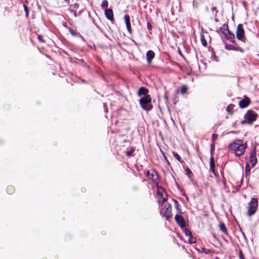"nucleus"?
Wrapping results in <instances>:
<instances>
[{"instance_id":"nucleus-36","label":"nucleus","mask_w":259,"mask_h":259,"mask_svg":"<svg viewBox=\"0 0 259 259\" xmlns=\"http://www.w3.org/2000/svg\"><path fill=\"white\" fill-rule=\"evenodd\" d=\"M247 122H249L247 121V120H246L245 119L241 121V123L242 124H245Z\"/></svg>"},{"instance_id":"nucleus-7","label":"nucleus","mask_w":259,"mask_h":259,"mask_svg":"<svg viewBox=\"0 0 259 259\" xmlns=\"http://www.w3.org/2000/svg\"><path fill=\"white\" fill-rule=\"evenodd\" d=\"M236 36L237 38L239 40H241L242 41L243 40L244 37V31L243 28V26L241 24H239L237 26Z\"/></svg>"},{"instance_id":"nucleus-5","label":"nucleus","mask_w":259,"mask_h":259,"mask_svg":"<svg viewBox=\"0 0 259 259\" xmlns=\"http://www.w3.org/2000/svg\"><path fill=\"white\" fill-rule=\"evenodd\" d=\"M257 114L253 111L249 110L244 115V118L251 123L256 119Z\"/></svg>"},{"instance_id":"nucleus-9","label":"nucleus","mask_w":259,"mask_h":259,"mask_svg":"<svg viewBox=\"0 0 259 259\" xmlns=\"http://www.w3.org/2000/svg\"><path fill=\"white\" fill-rule=\"evenodd\" d=\"M175 220L177 224L181 227L183 228L185 226V223L183 217L180 214H176L175 217Z\"/></svg>"},{"instance_id":"nucleus-35","label":"nucleus","mask_w":259,"mask_h":259,"mask_svg":"<svg viewBox=\"0 0 259 259\" xmlns=\"http://www.w3.org/2000/svg\"><path fill=\"white\" fill-rule=\"evenodd\" d=\"M239 258L240 259H245L244 256H243V254L242 253V252L240 251V252H239Z\"/></svg>"},{"instance_id":"nucleus-26","label":"nucleus","mask_w":259,"mask_h":259,"mask_svg":"<svg viewBox=\"0 0 259 259\" xmlns=\"http://www.w3.org/2000/svg\"><path fill=\"white\" fill-rule=\"evenodd\" d=\"M250 169H251V168H250L249 164L248 163H246L245 164V171H246V174H249Z\"/></svg>"},{"instance_id":"nucleus-29","label":"nucleus","mask_w":259,"mask_h":259,"mask_svg":"<svg viewBox=\"0 0 259 259\" xmlns=\"http://www.w3.org/2000/svg\"><path fill=\"white\" fill-rule=\"evenodd\" d=\"M233 106L232 105H229V106L227 107V109H226L228 113H229L231 114V113H232V112H231V110H232V109L233 108Z\"/></svg>"},{"instance_id":"nucleus-38","label":"nucleus","mask_w":259,"mask_h":259,"mask_svg":"<svg viewBox=\"0 0 259 259\" xmlns=\"http://www.w3.org/2000/svg\"><path fill=\"white\" fill-rule=\"evenodd\" d=\"M70 32L71 33V34H72L73 35H75V32L74 31H73V30L72 29H70Z\"/></svg>"},{"instance_id":"nucleus-25","label":"nucleus","mask_w":259,"mask_h":259,"mask_svg":"<svg viewBox=\"0 0 259 259\" xmlns=\"http://www.w3.org/2000/svg\"><path fill=\"white\" fill-rule=\"evenodd\" d=\"M174 156L180 162H181L180 156L175 152H172Z\"/></svg>"},{"instance_id":"nucleus-6","label":"nucleus","mask_w":259,"mask_h":259,"mask_svg":"<svg viewBox=\"0 0 259 259\" xmlns=\"http://www.w3.org/2000/svg\"><path fill=\"white\" fill-rule=\"evenodd\" d=\"M257 161L256 148H254L250 152L249 155V162L251 164L252 167H254L256 165Z\"/></svg>"},{"instance_id":"nucleus-15","label":"nucleus","mask_w":259,"mask_h":259,"mask_svg":"<svg viewBox=\"0 0 259 259\" xmlns=\"http://www.w3.org/2000/svg\"><path fill=\"white\" fill-rule=\"evenodd\" d=\"M157 194L158 196L166 194V193L164 192L163 188L158 185L157 186Z\"/></svg>"},{"instance_id":"nucleus-18","label":"nucleus","mask_w":259,"mask_h":259,"mask_svg":"<svg viewBox=\"0 0 259 259\" xmlns=\"http://www.w3.org/2000/svg\"><path fill=\"white\" fill-rule=\"evenodd\" d=\"M225 48L228 50H235V51L239 50V49L238 47H235L233 45H226L225 46Z\"/></svg>"},{"instance_id":"nucleus-16","label":"nucleus","mask_w":259,"mask_h":259,"mask_svg":"<svg viewBox=\"0 0 259 259\" xmlns=\"http://www.w3.org/2000/svg\"><path fill=\"white\" fill-rule=\"evenodd\" d=\"M158 197V203L160 205H163L167 200V195L165 194Z\"/></svg>"},{"instance_id":"nucleus-17","label":"nucleus","mask_w":259,"mask_h":259,"mask_svg":"<svg viewBox=\"0 0 259 259\" xmlns=\"http://www.w3.org/2000/svg\"><path fill=\"white\" fill-rule=\"evenodd\" d=\"M148 174L150 175V172L148 171ZM150 178H151L153 181L156 182L158 180V175L156 171H152V173L150 175H149Z\"/></svg>"},{"instance_id":"nucleus-39","label":"nucleus","mask_w":259,"mask_h":259,"mask_svg":"<svg viewBox=\"0 0 259 259\" xmlns=\"http://www.w3.org/2000/svg\"><path fill=\"white\" fill-rule=\"evenodd\" d=\"M212 11H217V8L215 7H213L211 8Z\"/></svg>"},{"instance_id":"nucleus-20","label":"nucleus","mask_w":259,"mask_h":259,"mask_svg":"<svg viewBox=\"0 0 259 259\" xmlns=\"http://www.w3.org/2000/svg\"><path fill=\"white\" fill-rule=\"evenodd\" d=\"M218 137V135L217 134H213L212 135V143L211 144V149L214 147V141L217 139Z\"/></svg>"},{"instance_id":"nucleus-21","label":"nucleus","mask_w":259,"mask_h":259,"mask_svg":"<svg viewBox=\"0 0 259 259\" xmlns=\"http://www.w3.org/2000/svg\"><path fill=\"white\" fill-rule=\"evenodd\" d=\"M210 167L212 172H214V161L212 157H211L210 160Z\"/></svg>"},{"instance_id":"nucleus-14","label":"nucleus","mask_w":259,"mask_h":259,"mask_svg":"<svg viewBox=\"0 0 259 259\" xmlns=\"http://www.w3.org/2000/svg\"><path fill=\"white\" fill-rule=\"evenodd\" d=\"M149 91L148 90L144 87H141L138 90V95L139 96H141L142 95H147V93H148Z\"/></svg>"},{"instance_id":"nucleus-8","label":"nucleus","mask_w":259,"mask_h":259,"mask_svg":"<svg viewBox=\"0 0 259 259\" xmlns=\"http://www.w3.org/2000/svg\"><path fill=\"white\" fill-rule=\"evenodd\" d=\"M222 29H224L223 33L225 35L226 38L233 42L235 41V36L233 33H231L228 27L226 28L223 27Z\"/></svg>"},{"instance_id":"nucleus-2","label":"nucleus","mask_w":259,"mask_h":259,"mask_svg":"<svg viewBox=\"0 0 259 259\" xmlns=\"http://www.w3.org/2000/svg\"><path fill=\"white\" fill-rule=\"evenodd\" d=\"M151 98L150 95H146L141 98L139 101L140 104L142 108L146 110L149 111L151 110L152 106L151 104Z\"/></svg>"},{"instance_id":"nucleus-37","label":"nucleus","mask_w":259,"mask_h":259,"mask_svg":"<svg viewBox=\"0 0 259 259\" xmlns=\"http://www.w3.org/2000/svg\"><path fill=\"white\" fill-rule=\"evenodd\" d=\"M147 27H148V29H149V30L151 29L152 28V26L149 22H148L147 23Z\"/></svg>"},{"instance_id":"nucleus-40","label":"nucleus","mask_w":259,"mask_h":259,"mask_svg":"<svg viewBox=\"0 0 259 259\" xmlns=\"http://www.w3.org/2000/svg\"><path fill=\"white\" fill-rule=\"evenodd\" d=\"M64 1L68 4H69L70 3V0H64Z\"/></svg>"},{"instance_id":"nucleus-30","label":"nucleus","mask_w":259,"mask_h":259,"mask_svg":"<svg viewBox=\"0 0 259 259\" xmlns=\"http://www.w3.org/2000/svg\"><path fill=\"white\" fill-rule=\"evenodd\" d=\"M185 233L186 236H188L189 237L192 235L191 232L188 229H185Z\"/></svg>"},{"instance_id":"nucleus-10","label":"nucleus","mask_w":259,"mask_h":259,"mask_svg":"<svg viewBox=\"0 0 259 259\" xmlns=\"http://www.w3.org/2000/svg\"><path fill=\"white\" fill-rule=\"evenodd\" d=\"M105 15L107 19L110 21L114 20L113 11L111 9H107L105 11Z\"/></svg>"},{"instance_id":"nucleus-3","label":"nucleus","mask_w":259,"mask_h":259,"mask_svg":"<svg viewBox=\"0 0 259 259\" xmlns=\"http://www.w3.org/2000/svg\"><path fill=\"white\" fill-rule=\"evenodd\" d=\"M247 214L251 216L254 214L257 210L258 206V200L257 198H252L248 203Z\"/></svg>"},{"instance_id":"nucleus-24","label":"nucleus","mask_w":259,"mask_h":259,"mask_svg":"<svg viewBox=\"0 0 259 259\" xmlns=\"http://www.w3.org/2000/svg\"><path fill=\"white\" fill-rule=\"evenodd\" d=\"M189 242L191 244L194 243L196 242V239L191 235L189 238Z\"/></svg>"},{"instance_id":"nucleus-4","label":"nucleus","mask_w":259,"mask_h":259,"mask_svg":"<svg viewBox=\"0 0 259 259\" xmlns=\"http://www.w3.org/2000/svg\"><path fill=\"white\" fill-rule=\"evenodd\" d=\"M161 214L168 220L171 216V206L170 204L166 203L162 207L160 211Z\"/></svg>"},{"instance_id":"nucleus-31","label":"nucleus","mask_w":259,"mask_h":259,"mask_svg":"<svg viewBox=\"0 0 259 259\" xmlns=\"http://www.w3.org/2000/svg\"><path fill=\"white\" fill-rule=\"evenodd\" d=\"M134 150H130L128 151H127L126 152V155L127 156H131L132 155L133 153H134Z\"/></svg>"},{"instance_id":"nucleus-19","label":"nucleus","mask_w":259,"mask_h":259,"mask_svg":"<svg viewBox=\"0 0 259 259\" xmlns=\"http://www.w3.org/2000/svg\"><path fill=\"white\" fill-rule=\"evenodd\" d=\"M220 229L224 233L227 234V229L224 223H221L219 224Z\"/></svg>"},{"instance_id":"nucleus-22","label":"nucleus","mask_w":259,"mask_h":259,"mask_svg":"<svg viewBox=\"0 0 259 259\" xmlns=\"http://www.w3.org/2000/svg\"><path fill=\"white\" fill-rule=\"evenodd\" d=\"M7 191L8 193L12 194L15 191V188L13 186H10L7 188Z\"/></svg>"},{"instance_id":"nucleus-33","label":"nucleus","mask_w":259,"mask_h":259,"mask_svg":"<svg viewBox=\"0 0 259 259\" xmlns=\"http://www.w3.org/2000/svg\"><path fill=\"white\" fill-rule=\"evenodd\" d=\"M24 10H25V13H26V15L27 17H28V10L27 7V6L25 5H24Z\"/></svg>"},{"instance_id":"nucleus-1","label":"nucleus","mask_w":259,"mask_h":259,"mask_svg":"<svg viewBox=\"0 0 259 259\" xmlns=\"http://www.w3.org/2000/svg\"><path fill=\"white\" fill-rule=\"evenodd\" d=\"M247 147L246 143H243L242 140L238 139L230 143L228 149L229 151L233 152L236 156L239 157L244 154Z\"/></svg>"},{"instance_id":"nucleus-13","label":"nucleus","mask_w":259,"mask_h":259,"mask_svg":"<svg viewBox=\"0 0 259 259\" xmlns=\"http://www.w3.org/2000/svg\"><path fill=\"white\" fill-rule=\"evenodd\" d=\"M249 102H250L249 99L246 98L245 99L241 100L239 102V106L241 108H245L249 105Z\"/></svg>"},{"instance_id":"nucleus-11","label":"nucleus","mask_w":259,"mask_h":259,"mask_svg":"<svg viewBox=\"0 0 259 259\" xmlns=\"http://www.w3.org/2000/svg\"><path fill=\"white\" fill-rule=\"evenodd\" d=\"M124 21L126 24V28L129 32H131V25L130 23V18L128 15H125L124 17Z\"/></svg>"},{"instance_id":"nucleus-27","label":"nucleus","mask_w":259,"mask_h":259,"mask_svg":"<svg viewBox=\"0 0 259 259\" xmlns=\"http://www.w3.org/2000/svg\"><path fill=\"white\" fill-rule=\"evenodd\" d=\"M187 91V87L186 85H183L181 87V92L182 94H185Z\"/></svg>"},{"instance_id":"nucleus-41","label":"nucleus","mask_w":259,"mask_h":259,"mask_svg":"<svg viewBox=\"0 0 259 259\" xmlns=\"http://www.w3.org/2000/svg\"><path fill=\"white\" fill-rule=\"evenodd\" d=\"M38 39L40 40V41H42L41 39V36L40 35H38Z\"/></svg>"},{"instance_id":"nucleus-34","label":"nucleus","mask_w":259,"mask_h":259,"mask_svg":"<svg viewBox=\"0 0 259 259\" xmlns=\"http://www.w3.org/2000/svg\"><path fill=\"white\" fill-rule=\"evenodd\" d=\"M209 251H210L209 249H206L204 248H202V252H204L206 254H208L209 252Z\"/></svg>"},{"instance_id":"nucleus-23","label":"nucleus","mask_w":259,"mask_h":259,"mask_svg":"<svg viewBox=\"0 0 259 259\" xmlns=\"http://www.w3.org/2000/svg\"><path fill=\"white\" fill-rule=\"evenodd\" d=\"M108 6V1L106 0H104L102 1V3L101 4V7L102 9H104L105 8H107Z\"/></svg>"},{"instance_id":"nucleus-32","label":"nucleus","mask_w":259,"mask_h":259,"mask_svg":"<svg viewBox=\"0 0 259 259\" xmlns=\"http://www.w3.org/2000/svg\"><path fill=\"white\" fill-rule=\"evenodd\" d=\"M186 174L187 175L189 176V177L190 178V174L191 173V169L189 168H187L186 169Z\"/></svg>"},{"instance_id":"nucleus-12","label":"nucleus","mask_w":259,"mask_h":259,"mask_svg":"<svg viewBox=\"0 0 259 259\" xmlns=\"http://www.w3.org/2000/svg\"><path fill=\"white\" fill-rule=\"evenodd\" d=\"M155 53L153 51H148L146 53L147 61L148 63L151 62L152 60L154 58Z\"/></svg>"},{"instance_id":"nucleus-28","label":"nucleus","mask_w":259,"mask_h":259,"mask_svg":"<svg viewBox=\"0 0 259 259\" xmlns=\"http://www.w3.org/2000/svg\"><path fill=\"white\" fill-rule=\"evenodd\" d=\"M201 41L203 46L205 47L207 45V41H206L203 36H202L201 37Z\"/></svg>"}]
</instances>
